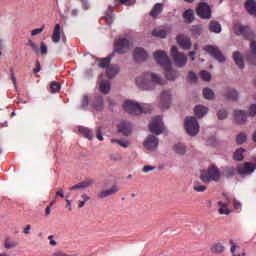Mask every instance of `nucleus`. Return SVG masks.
<instances>
[{"label": "nucleus", "instance_id": "16", "mask_svg": "<svg viewBox=\"0 0 256 256\" xmlns=\"http://www.w3.org/2000/svg\"><path fill=\"white\" fill-rule=\"evenodd\" d=\"M118 131H119V133H122V135H124L125 137H129V135H131V133L133 131L131 128V123H129L127 121H122L118 125Z\"/></svg>", "mask_w": 256, "mask_h": 256}, {"label": "nucleus", "instance_id": "33", "mask_svg": "<svg viewBox=\"0 0 256 256\" xmlns=\"http://www.w3.org/2000/svg\"><path fill=\"white\" fill-rule=\"evenodd\" d=\"M173 149L177 155H185V153H187V147L183 143L175 144Z\"/></svg>", "mask_w": 256, "mask_h": 256}, {"label": "nucleus", "instance_id": "6", "mask_svg": "<svg viewBox=\"0 0 256 256\" xmlns=\"http://www.w3.org/2000/svg\"><path fill=\"white\" fill-rule=\"evenodd\" d=\"M185 129L188 135L191 137H195L197 133H199V122H197V118L195 117H187L185 120Z\"/></svg>", "mask_w": 256, "mask_h": 256}, {"label": "nucleus", "instance_id": "32", "mask_svg": "<svg viewBox=\"0 0 256 256\" xmlns=\"http://www.w3.org/2000/svg\"><path fill=\"white\" fill-rule=\"evenodd\" d=\"M237 174V169L233 167H225L223 168V176L227 179H231V177H235Z\"/></svg>", "mask_w": 256, "mask_h": 256}, {"label": "nucleus", "instance_id": "49", "mask_svg": "<svg viewBox=\"0 0 256 256\" xmlns=\"http://www.w3.org/2000/svg\"><path fill=\"white\" fill-rule=\"evenodd\" d=\"M45 31V25H43L41 28H36L31 31V35L35 37V35H39L40 33H43Z\"/></svg>", "mask_w": 256, "mask_h": 256}, {"label": "nucleus", "instance_id": "46", "mask_svg": "<svg viewBox=\"0 0 256 256\" xmlns=\"http://www.w3.org/2000/svg\"><path fill=\"white\" fill-rule=\"evenodd\" d=\"M200 77L203 79V81H211V73L206 70H202L200 72Z\"/></svg>", "mask_w": 256, "mask_h": 256}, {"label": "nucleus", "instance_id": "26", "mask_svg": "<svg viewBox=\"0 0 256 256\" xmlns=\"http://www.w3.org/2000/svg\"><path fill=\"white\" fill-rule=\"evenodd\" d=\"M210 250H211V253H215L216 255H221V253L225 252V246L222 243L217 242L210 247Z\"/></svg>", "mask_w": 256, "mask_h": 256}, {"label": "nucleus", "instance_id": "58", "mask_svg": "<svg viewBox=\"0 0 256 256\" xmlns=\"http://www.w3.org/2000/svg\"><path fill=\"white\" fill-rule=\"evenodd\" d=\"M96 137H97L98 141H103V135L101 134V128L97 129Z\"/></svg>", "mask_w": 256, "mask_h": 256}, {"label": "nucleus", "instance_id": "34", "mask_svg": "<svg viewBox=\"0 0 256 256\" xmlns=\"http://www.w3.org/2000/svg\"><path fill=\"white\" fill-rule=\"evenodd\" d=\"M100 91L104 95H107L111 91V84L108 80H102L100 83Z\"/></svg>", "mask_w": 256, "mask_h": 256}, {"label": "nucleus", "instance_id": "10", "mask_svg": "<svg viewBox=\"0 0 256 256\" xmlns=\"http://www.w3.org/2000/svg\"><path fill=\"white\" fill-rule=\"evenodd\" d=\"M196 13L201 19H211V7L205 2L199 3Z\"/></svg>", "mask_w": 256, "mask_h": 256}, {"label": "nucleus", "instance_id": "11", "mask_svg": "<svg viewBox=\"0 0 256 256\" xmlns=\"http://www.w3.org/2000/svg\"><path fill=\"white\" fill-rule=\"evenodd\" d=\"M256 164L251 162H245L243 166L237 168L239 175H251L255 172Z\"/></svg>", "mask_w": 256, "mask_h": 256}, {"label": "nucleus", "instance_id": "35", "mask_svg": "<svg viewBox=\"0 0 256 256\" xmlns=\"http://www.w3.org/2000/svg\"><path fill=\"white\" fill-rule=\"evenodd\" d=\"M209 31H211V33H221V24L215 20H212L209 25Z\"/></svg>", "mask_w": 256, "mask_h": 256}, {"label": "nucleus", "instance_id": "25", "mask_svg": "<svg viewBox=\"0 0 256 256\" xmlns=\"http://www.w3.org/2000/svg\"><path fill=\"white\" fill-rule=\"evenodd\" d=\"M93 180L88 179L83 182H80L72 187H70V191H75L76 189H87V187H91Z\"/></svg>", "mask_w": 256, "mask_h": 256}, {"label": "nucleus", "instance_id": "41", "mask_svg": "<svg viewBox=\"0 0 256 256\" xmlns=\"http://www.w3.org/2000/svg\"><path fill=\"white\" fill-rule=\"evenodd\" d=\"M193 189L197 193H204V191H207V187H205L204 185H201V183H199V182L194 183Z\"/></svg>", "mask_w": 256, "mask_h": 256}, {"label": "nucleus", "instance_id": "55", "mask_svg": "<svg viewBox=\"0 0 256 256\" xmlns=\"http://www.w3.org/2000/svg\"><path fill=\"white\" fill-rule=\"evenodd\" d=\"M143 173H149V171H155V166L146 165L143 167Z\"/></svg>", "mask_w": 256, "mask_h": 256}, {"label": "nucleus", "instance_id": "31", "mask_svg": "<svg viewBox=\"0 0 256 256\" xmlns=\"http://www.w3.org/2000/svg\"><path fill=\"white\" fill-rule=\"evenodd\" d=\"M219 210L218 213L220 215H229L231 213V210H229V204L223 203V201L218 202Z\"/></svg>", "mask_w": 256, "mask_h": 256}, {"label": "nucleus", "instance_id": "57", "mask_svg": "<svg viewBox=\"0 0 256 256\" xmlns=\"http://www.w3.org/2000/svg\"><path fill=\"white\" fill-rule=\"evenodd\" d=\"M41 71V63L39 60L36 61V67L33 69V73H39Z\"/></svg>", "mask_w": 256, "mask_h": 256}, {"label": "nucleus", "instance_id": "54", "mask_svg": "<svg viewBox=\"0 0 256 256\" xmlns=\"http://www.w3.org/2000/svg\"><path fill=\"white\" fill-rule=\"evenodd\" d=\"M249 113H250L251 117H255V115H256V105L255 104H252L250 106Z\"/></svg>", "mask_w": 256, "mask_h": 256}, {"label": "nucleus", "instance_id": "27", "mask_svg": "<svg viewBox=\"0 0 256 256\" xmlns=\"http://www.w3.org/2000/svg\"><path fill=\"white\" fill-rule=\"evenodd\" d=\"M52 41L53 43L61 41V24H56L52 34Z\"/></svg>", "mask_w": 256, "mask_h": 256}, {"label": "nucleus", "instance_id": "19", "mask_svg": "<svg viewBox=\"0 0 256 256\" xmlns=\"http://www.w3.org/2000/svg\"><path fill=\"white\" fill-rule=\"evenodd\" d=\"M234 117L237 125H243L247 121V112L243 110H236Z\"/></svg>", "mask_w": 256, "mask_h": 256}, {"label": "nucleus", "instance_id": "45", "mask_svg": "<svg viewBox=\"0 0 256 256\" xmlns=\"http://www.w3.org/2000/svg\"><path fill=\"white\" fill-rule=\"evenodd\" d=\"M110 63H111V58L106 57L100 61L99 67H101L102 69H105V67L110 66Z\"/></svg>", "mask_w": 256, "mask_h": 256}, {"label": "nucleus", "instance_id": "53", "mask_svg": "<svg viewBox=\"0 0 256 256\" xmlns=\"http://www.w3.org/2000/svg\"><path fill=\"white\" fill-rule=\"evenodd\" d=\"M82 107H87V105H89V96L84 95L82 97V103H81Z\"/></svg>", "mask_w": 256, "mask_h": 256}, {"label": "nucleus", "instance_id": "63", "mask_svg": "<svg viewBox=\"0 0 256 256\" xmlns=\"http://www.w3.org/2000/svg\"><path fill=\"white\" fill-rule=\"evenodd\" d=\"M66 209H68V211H73V207L71 206V200L66 199Z\"/></svg>", "mask_w": 256, "mask_h": 256}, {"label": "nucleus", "instance_id": "1", "mask_svg": "<svg viewBox=\"0 0 256 256\" xmlns=\"http://www.w3.org/2000/svg\"><path fill=\"white\" fill-rule=\"evenodd\" d=\"M165 80L155 73H146L136 78V85L142 91H151L155 89V85H165Z\"/></svg>", "mask_w": 256, "mask_h": 256}, {"label": "nucleus", "instance_id": "17", "mask_svg": "<svg viewBox=\"0 0 256 256\" xmlns=\"http://www.w3.org/2000/svg\"><path fill=\"white\" fill-rule=\"evenodd\" d=\"M147 51L143 48H136L134 50V59L137 61V63H141V61H147Z\"/></svg>", "mask_w": 256, "mask_h": 256}, {"label": "nucleus", "instance_id": "43", "mask_svg": "<svg viewBox=\"0 0 256 256\" xmlns=\"http://www.w3.org/2000/svg\"><path fill=\"white\" fill-rule=\"evenodd\" d=\"M61 89V84L59 82L53 81L50 84V91L51 93H57Z\"/></svg>", "mask_w": 256, "mask_h": 256}, {"label": "nucleus", "instance_id": "47", "mask_svg": "<svg viewBox=\"0 0 256 256\" xmlns=\"http://www.w3.org/2000/svg\"><path fill=\"white\" fill-rule=\"evenodd\" d=\"M111 143H118L120 145V147H123L124 149H127V147H129V142H127V141L112 139Z\"/></svg>", "mask_w": 256, "mask_h": 256}, {"label": "nucleus", "instance_id": "22", "mask_svg": "<svg viewBox=\"0 0 256 256\" xmlns=\"http://www.w3.org/2000/svg\"><path fill=\"white\" fill-rule=\"evenodd\" d=\"M224 97L230 101H237V99H239V93L233 88H228L224 93Z\"/></svg>", "mask_w": 256, "mask_h": 256}, {"label": "nucleus", "instance_id": "42", "mask_svg": "<svg viewBox=\"0 0 256 256\" xmlns=\"http://www.w3.org/2000/svg\"><path fill=\"white\" fill-rule=\"evenodd\" d=\"M246 141H247V135L245 133H240L237 135L236 143H238V145H243V143H245Z\"/></svg>", "mask_w": 256, "mask_h": 256}, {"label": "nucleus", "instance_id": "7", "mask_svg": "<svg viewBox=\"0 0 256 256\" xmlns=\"http://www.w3.org/2000/svg\"><path fill=\"white\" fill-rule=\"evenodd\" d=\"M129 47H131V42L126 38H120L114 42V53L123 55L129 51Z\"/></svg>", "mask_w": 256, "mask_h": 256}, {"label": "nucleus", "instance_id": "8", "mask_svg": "<svg viewBox=\"0 0 256 256\" xmlns=\"http://www.w3.org/2000/svg\"><path fill=\"white\" fill-rule=\"evenodd\" d=\"M150 133H154V135H161L163 130V118L161 116H156L152 119L151 123L149 124Z\"/></svg>", "mask_w": 256, "mask_h": 256}, {"label": "nucleus", "instance_id": "29", "mask_svg": "<svg viewBox=\"0 0 256 256\" xmlns=\"http://www.w3.org/2000/svg\"><path fill=\"white\" fill-rule=\"evenodd\" d=\"M79 133L81 135H83V137H85L86 139H89V141H91V139H93V137H94L93 131H91L87 127L80 126L79 127Z\"/></svg>", "mask_w": 256, "mask_h": 256}, {"label": "nucleus", "instance_id": "21", "mask_svg": "<svg viewBox=\"0 0 256 256\" xmlns=\"http://www.w3.org/2000/svg\"><path fill=\"white\" fill-rule=\"evenodd\" d=\"M208 112H209V108L203 105H198L194 109V113L196 117H198V119H203V117H205V115H207Z\"/></svg>", "mask_w": 256, "mask_h": 256}, {"label": "nucleus", "instance_id": "56", "mask_svg": "<svg viewBox=\"0 0 256 256\" xmlns=\"http://www.w3.org/2000/svg\"><path fill=\"white\" fill-rule=\"evenodd\" d=\"M122 5H135V0H119Z\"/></svg>", "mask_w": 256, "mask_h": 256}, {"label": "nucleus", "instance_id": "20", "mask_svg": "<svg viewBox=\"0 0 256 256\" xmlns=\"http://www.w3.org/2000/svg\"><path fill=\"white\" fill-rule=\"evenodd\" d=\"M245 7L249 15H252V17H256V1L255 0H247L245 2Z\"/></svg>", "mask_w": 256, "mask_h": 256}, {"label": "nucleus", "instance_id": "40", "mask_svg": "<svg viewBox=\"0 0 256 256\" xmlns=\"http://www.w3.org/2000/svg\"><path fill=\"white\" fill-rule=\"evenodd\" d=\"M193 15H194L193 10L188 9L184 12L183 17L186 21H188V23H192L193 22Z\"/></svg>", "mask_w": 256, "mask_h": 256}, {"label": "nucleus", "instance_id": "5", "mask_svg": "<svg viewBox=\"0 0 256 256\" xmlns=\"http://www.w3.org/2000/svg\"><path fill=\"white\" fill-rule=\"evenodd\" d=\"M170 54L176 67H185L187 65V56H185L182 52H179L177 46H173L171 48Z\"/></svg>", "mask_w": 256, "mask_h": 256}, {"label": "nucleus", "instance_id": "23", "mask_svg": "<svg viewBox=\"0 0 256 256\" xmlns=\"http://www.w3.org/2000/svg\"><path fill=\"white\" fill-rule=\"evenodd\" d=\"M92 107L96 111H102L103 109V96L98 95L94 97V100L92 102Z\"/></svg>", "mask_w": 256, "mask_h": 256}, {"label": "nucleus", "instance_id": "38", "mask_svg": "<svg viewBox=\"0 0 256 256\" xmlns=\"http://www.w3.org/2000/svg\"><path fill=\"white\" fill-rule=\"evenodd\" d=\"M203 97L204 99H213V97H215V93L213 92V90H211V88H205L203 89Z\"/></svg>", "mask_w": 256, "mask_h": 256}, {"label": "nucleus", "instance_id": "12", "mask_svg": "<svg viewBox=\"0 0 256 256\" xmlns=\"http://www.w3.org/2000/svg\"><path fill=\"white\" fill-rule=\"evenodd\" d=\"M143 145L148 151H155V149L159 147V139L153 135H150L146 138Z\"/></svg>", "mask_w": 256, "mask_h": 256}, {"label": "nucleus", "instance_id": "50", "mask_svg": "<svg viewBox=\"0 0 256 256\" xmlns=\"http://www.w3.org/2000/svg\"><path fill=\"white\" fill-rule=\"evenodd\" d=\"M217 115L220 120L227 119V110H219Z\"/></svg>", "mask_w": 256, "mask_h": 256}, {"label": "nucleus", "instance_id": "3", "mask_svg": "<svg viewBox=\"0 0 256 256\" xmlns=\"http://www.w3.org/2000/svg\"><path fill=\"white\" fill-rule=\"evenodd\" d=\"M123 108L130 115H141V113H149V111H151V105H141L131 100L125 101L123 104Z\"/></svg>", "mask_w": 256, "mask_h": 256}, {"label": "nucleus", "instance_id": "39", "mask_svg": "<svg viewBox=\"0 0 256 256\" xmlns=\"http://www.w3.org/2000/svg\"><path fill=\"white\" fill-rule=\"evenodd\" d=\"M243 153H245V149L239 148L234 153V160L235 161H243Z\"/></svg>", "mask_w": 256, "mask_h": 256}, {"label": "nucleus", "instance_id": "61", "mask_svg": "<svg viewBox=\"0 0 256 256\" xmlns=\"http://www.w3.org/2000/svg\"><path fill=\"white\" fill-rule=\"evenodd\" d=\"M24 235H29L31 233V225H26L24 230H23Z\"/></svg>", "mask_w": 256, "mask_h": 256}, {"label": "nucleus", "instance_id": "59", "mask_svg": "<svg viewBox=\"0 0 256 256\" xmlns=\"http://www.w3.org/2000/svg\"><path fill=\"white\" fill-rule=\"evenodd\" d=\"M241 202L234 200V209H236V211H241Z\"/></svg>", "mask_w": 256, "mask_h": 256}, {"label": "nucleus", "instance_id": "4", "mask_svg": "<svg viewBox=\"0 0 256 256\" xmlns=\"http://www.w3.org/2000/svg\"><path fill=\"white\" fill-rule=\"evenodd\" d=\"M200 179L203 183H211V181H221V171L217 166L209 167L208 170L202 171L200 174Z\"/></svg>", "mask_w": 256, "mask_h": 256}, {"label": "nucleus", "instance_id": "13", "mask_svg": "<svg viewBox=\"0 0 256 256\" xmlns=\"http://www.w3.org/2000/svg\"><path fill=\"white\" fill-rule=\"evenodd\" d=\"M171 105V91H163L160 95V107L162 109H169Z\"/></svg>", "mask_w": 256, "mask_h": 256}, {"label": "nucleus", "instance_id": "62", "mask_svg": "<svg viewBox=\"0 0 256 256\" xmlns=\"http://www.w3.org/2000/svg\"><path fill=\"white\" fill-rule=\"evenodd\" d=\"M82 3V7L83 9H85V11H87V9H89V2H87V0H80Z\"/></svg>", "mask_w": 256, "mask_h": 256}, {"label": "nucleus", "instance_id": "9", "mask_svg": "<svg viewBox=\"0 0 256 256\" xmlns=\"http://www.w3.org/2000/svg\"><path fill=\"white\" fill-rule=\"evenodd\" d=\"M203 49L209 53L211 57L216 59V61H219V63H225V56H223V53H221V50H219L217 46L206 45Z\"/></svg>", "mask_w": 256, "mask_h": 256}, {"label": "nucleus", "instance_id": "18", "mask_svg": "<svg viewBox=\"0 0 256 256\" xmlns=\"http://www.w3.org/2000/svg\"><path fill=\"white\" fill-rule=\"evenodd\" d=\"M115 193H119L118 186H112L108 190H102L100 193H98L97 197L99 199H106V197H111L112 195H115Z\"/></svg>", "mask_w": 256, "mask_h": 256}, {"label": "nucleus", "instance_id": "15", "mask_svg": "<svg viewBox=\"0 0 256 256\" xmlns=\"http://www.w3.org/2000/svg\"><path fill=\"white\" fill-rule=\"evenodd\" d=\"M176 41L178 43V45H180V47H182V49L184 50H189L191 49V38L180 34L177 36Z\"/></svg>", "mask_w": 256, "mask_h": 256}, {"label": "nucleus", "instance_id": "64", "mask_svg": "<svg viewBox=\"0 0 256 256\" xmlns=\"http://www.w3.org/2000/svg\"><path fill=\"white\" fill-rule=\"evenodd\" d=\"M192 33L194 35H201V29H199L198 27H194L192 28Z\"/></svg>", "mask_w": 256, "mask_h": 256}, {"label": "nucleus", "instance_id": "14", "mask_svg": "<svg viewBox=\"0 0 256 256\" xmlns=\"http://www.w3.org/2000/svg\"><path fill=\"white\" fill-rule=\"evenodd\" d=\"M237 35H243L245 39H248L249 41H253L255 38V32L251 31L249 27L247 26H238V30L236 32Z\"/></svg>", "mask_w": 256, "mask_h": 256}, {"label": "nucleus", "instance_id": "51", "mask_svg": "<svg viewBox=\"0 0 256 256\" xmlns=\"http://www.w3.org/2000/svg\"><path fill=\"white\" fill-rule=\"evenodd\" d=\"M40 53L41 55H47V45L45 42H41L40 44Z\"/></svg>", "mask_w": 256, "mask_h": 256}, {"label": "nucleus", "instance_id": "24", "mask_svg": "<svg viewBox=\"0 0 256 256\" xmlns=\"http://www.w3.org/2000/svg\"><path fill=\"white\" fill-rule=\"evenodd\" d=\"M120 69L118 65L111 64L109 67L106 69V74L109 79H113L117 73H119Z\"/></svg>", "mask_w": 256, "mask_h": 256}, {"label": "nucleus", "instance_id": "60", "mask_svg": "<svg viewBox=\"0 0 256 256\" xmlns=\"http://www.w3.org/2000/svg\"><path fill=\"white\" fill-rule=\"evenodd\" d=\"M30 47L34 53H39V46L35 44V42L31 44Z\"/></svg>", "mask_w": 256, "mask_h": 256}, {"label": "nucleus", "instance_id": "52", "mask_svg": "<svg viewBox=\"0 0 256 256\" xmlns=\"http://www.w3.org/2000/svg\"><path fill=\"white\" fill-rule=\"evenodd\" d=\"M105 21L107 23V25H113V15L109 14V12H107L106 16H105Z\"/></svg>", "mask_w": 256, "mask_h": 256}, {"label": "nucleus", "instance_id": "37", "mask_svg": "<svg viewBox=\"0 0 256 256\" xmlns=\"http://www.w3.org/2000/svg\"><path fill=\"white\" fill-rule=\"evenodd\" d=\"M153 37H159L160 39H165L167 37V32L164 29H154L152 31Z\"/></svg>", "mask_w": 256, "mask_h": 256}, {"label": "nucleus", "instance_id": "28", "mask_svg": "<svg viewBox=\"0 0 256 256\" xmlns=\"http://www.w3.org/2000/svg\"><path fill=\"white\" fill-rule=\"evenodd\" d=\"M250 49L252 54L248 56L247 60L251 63V65H256V42L250 43Z\"/></svg>", "mask_w": 256, "mask_h": 256}, {"label": "nucleus", "instance_id": "30", "mask_svg": "<svg viewBox=\"0 0 256 256\" xmlns=\"http://www.w3.org/2000/svg\"><path fill=\"white\" fill-rule=\"evenodd\" d=\"M233 59L237 67H239V69H243L245 67V63L243 62V57H241V53H239V51L234 52Z\"/></svg>", "mask_w": 256, "mask_h": 256}, {"label": "nucleus", "instance_id": "48", "mask_svg": "<svg viewBox=\"0 0 256 256\" xmlns=\"http://www.w3.org/2000/svg\"><path fill=\"white\" fill-rule=\"evenodd\" d=\"M188 79L191 83H197V74H195L193 71H190L188 73Z\"/></svg>", "mask_w": 256, "mask_h": 256}, {"label": "nucleus", "instance_id": "44", "mask_svg": "<svg viewBox=\"0 0 256 256\" xmlns=\"http://www.w3.org/2000/svg\"><path fill=\"white\" fill-rule=\"evenodd\" d=\"M17 245H19V243L16 241H13L11 239L5 240V248L6 249H13V247H17Z\"/></svg>", "mask_w": 256, "mask_h": 256}, {"label": "nucleus", "instance_id": "2", "mask_svg": "<svg viewBox=\"0 0 256 256\" xmlns=\"http://www.w3.org/2000/svg\"><path fill=\"white\" fill-rule=\"evenodd\" d=\"M154 59L158 65L164 68L165 77L170 81H175L179 73L171 67V60L167 56V52L163 50H158L154 52Z\"/></svg>", "mask_w": 256, "mask_h": 256}, {"label": "nucleus", "instance_id": "36", "mask_svg": "<svg viewBox=\"0 0 256 256\" xmlns=\"http://www.w3.org/2000/svg\"><path fill=\"white\" fill-rule=\"evenodd\" d=\"M163 12V5H161L160 3H157L156 5H154V7L152 8L151 12H150V16L155 18L157 17L159 14H161Z\"/></svg>", "mask_w": 256, "mask_h": 256}]
</instances>
